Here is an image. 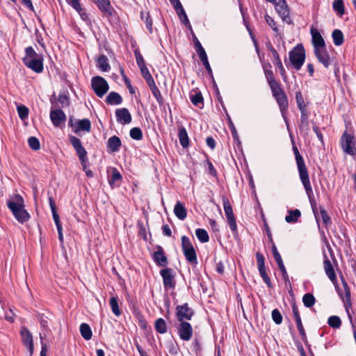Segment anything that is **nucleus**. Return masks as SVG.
I'll return each instance as SVG.
<instances>
[{
    "label": "nucleus",
    "mask_w": 356,
    "mask_h": 356,
    "mask_svg": "<svg viewBox=\"0 0 356 356\" xmlns=\"http://www.w3.org/2000/svg\"><path fill=\"white\" fill-rule=\"evenodd\" d=\"M153 259L159 266L167 265L168 259L161 246L157 247V250L153 254Z\"/></svg>",
    "instance_id": "25"
},
{
    "label": "nucleus",
    "mask_w": 356,
    "mask_h": 356,
    "mask_svg": "<svg viewBox=\"0 0 356 356\" xmlns=\"http://www.w3.org/2000/svg\"><path fill=\"white\" fill-rule=\"evenodd\" d=\"M301 216V212L299 209H294L289 211V214L285 217L286 222H296Z\"/></svg>",
    "instance_id": "42"
},
{
    "label": "nucleus",
    "mask_w": 356,
    "mask_h": 356,
    "mask_svg": "<svg viewBox=\"0 0 356 356\" xmlns=\"http://www.w3.org/2000/svg\"><path fill=\"white\" fill-rule=\"evenodd\" d=\"M356 144L355 137L347 132L346 130L341 138V145L343 150L346 154L354 156L356 154Z\"/></svg>",
    "instance_id": "8"
},
{
    "label": "nucleus",
    "mask_w": 356,
    "mask_h": 356,
    "mask_svg": "<svg viewBox=\"0 0 356 356\" xmlns=\"http://www.w3.org/2000/svg\"><path fill=\"white\" fill-rule=\"evenodd\" d=\"M195 234L197 239L201 243H207L209 240V236L207 232L203 229H197L195 231Z\"/></svg>",
    "instance_id": "47"
},
{
    "label": "nucleus",
    "mask_w": 356,
    "mask_h": 356,
    "mask_svg": "<svg viewBox=\"0 0 356 356\" xmlns=\"http://www.w3.org/2000/svg\"><path fill=\"white\" fill-rule=\"evenodd\" d=\"M181 248L186 259L191 264H197V259L195 250L188 237L181 236Z\"/></svg>",
    "instance_id": "6"
},
{
    "label": "nucleus",
    "mask_w": 356,
    "mask_h": 356,
    "mask_svg": "<svg viewBox=\"0 0 356 356\" xmlns=\"http://www.w3.org/2000/svg\"><path fill=\"white\" fill-rule=\"evenodd\" d=\"M190 99L193 105L198 106L200 108H202L204 105V99L202 93L199 92H196L194 95H190Z\"/></svg>",
    "instance_id": "39"
},
{
    "label": "nucleus",
    "mask_w": 356,
    "mask_h": 356,
    "mask_svg": "<svg viewBox=\"0 0 356 356\" xmlns=\"http://www.w3.org/2000/svg\"><path fill=\"white\" fill-rule=\"evenodd\" d=\"M323 267L324 270L325 272L326 275L328 277V278L330 280V281L335 284L337 282V276L334 270V268L332 266V264L331 261L329 260V259L325 256V260L323 261Z\"/></svg>",
    "instance_id": "23"
},
{
    "label": "nucleus",
    "mask_w": 356,
    "mask_h": 356,
    "mask_svg": "<svg viewBox=\"0 0 356 356\" xmlns=\"http://www.w3.org/2000/svg\"><path fill=\"white\" fill-rule=\"evenodd\" d=\"M21 335L23 343L27 348L30 356H32L34 350V345L31 333L27 328L22 327L21 330Z\"/></svg>",
    "instance_id": "17"
},
{
    "label": "nucleus",
    "mask_w": 356,
    "mask_h": 356,
    "mask_svg": "<svg viewBox=\"0 0 356 356\" xmlns=\"http://www.w3.org/2000/svg\"><path fill=\"white\" fill-rule=\"evenodd\" d=\"M272 251H273V254L275 258V260L276 261V262L278 265V267L282 272V277H283L285 282H289V275H288L286 270L284 267L281 255L279 253V252L277 251V248L275 245H273V246Z\"/></svg>",
    "instance_id": "19"
},
{
    "label": "nucleus",
    "mask_w": 356,
    "mask_h": 356,
    "mask_svg": "<svg viewBox=\"0 0 356 356\" xmlns=\"http://www.w3.org/2000/svg\"><path fill=\"white\" fill-rule=\"evenodd\" d=\"M332 37L333 39L334 44L336 46L341 45L344 42V37L342 31L339 29H334L332 31Z\"/></svg>",
    "instance_id": "38"
},
{
    "label": "nucleus",
    "mask_w": 356,
    "mask_h": 356,
    "mask_svg": "<svg viewBox=\"0 0 356 356\" xmlns=\"http://www.w3.org/2000/svg\"><path fill=\"white\" fill-rule=\"evenodd\" d=\"M155 330L160 334L167 332V325L163 318H159L155 321Z\"/></svg>",
    "instance_id": "43"
},
{
    "label": "nucleus",
    "mask_w": 356,
    "mask_h": 356,
    "mask_svg": "<svg viewBox=\"0 0 356 356\" xmlns=\"http://www.w3.org/2000/svg\"><path fill=\"white\" fill-rule=\"evenodd\" d=\"M176 312V316L179 321L191 320L194 314L193 309L188 307V303L177 306Z\"/></svg>",
    "instance_id": "13"
},
{
    "label": "nucleus",
    "mask_w": 356,
    "mask_h": 356,
    "mask_svg": "<svg viewBox=\"0 0 356 356\" xmlns=\"http://www.w3.org/2000/svg\"><path fill=\"white\" fill-rule=\"evenodd\" d=\"M260 276L262 277L264 282L266 284L268 287L271 288L272 287V283L270 282V279L269 276L268 275L266 268L261 269L259 270Z\"/></svg>",
    "instance_id": "60"
},
{
    "label": "nucleus",
    "mask_w": 356,
    "mask_h": 356,
    "mask_svg": "<svg viewBox=\"0 0 356 356\" xmlns=\"http://www.w3.org/2000/svg\"><path fill=\"white\" fill-rule=\"evenodd\" d=\"M296 101L300 111L307 110V104L305 103L303 95L300 91L296 92Z\"/></svg>",
    "instance_id": "46"
},
{
    "label": "nucleus",
    "mask_w": 356,
    "mask_h": 356,
    "mask_svg": "<svg viewBox=\"0 0 356 356\" xmlns=\"http://www.w3.org/2000/svg\"><path fill=\"white\" fill-rule=\"evenodd\" d=\"M17 112L19 117L22 120H25L28 118L29 111L26 106L20 105L17 106Z\"/></svg>",
    "instance_id": "52"
},
{
    "label": "nucleus",
    "mask_w": 356,
    "mask_h": 356,
    "mask_svg": "<svg viewBox=\"0 0 356 356\" xmlns=\"http://www.w3.org/2000/svg\"><path fill=\"white\" fill-rule=\"evenodd\" d=\"M286 124L287 130L289 133L290 138L292 143V149L295 155V159L296 161L297 168L300 177V179L304 186V188L305 190V192L308 196V197L312 201V196L313 194L312 187L310 183L309 177V172L308 170L305 165L304 159L302 156L300 154L299 150L295 143L293 135L291 131V129L289 127V124L285 122Z\"/></svg>",
    "instance_id": "2"
},
{
    "label": "nucleus",
    "mask_w": 356,
    "mask_h": 356,
    "mask_svg": "<svg viewBox=\"0 0 356 356\" xmlns=\"http://www.w3.org/2000/svg\"><path fill=\"white\" fill-rule=\"evenodd\" d=\"M174 213L180 220H184L187 215L185 207L180 202L176 203L174 207Z\"/></svg>",
    "instance_id": "34"
},
{
    "label": "nucleus",
    "mask_w": 356,
    "mask_h": 356,
    "mask_svg": "<svg viewBox=\"0 0 356 356\" xmlns=\"http://www.w3.org/2000/svg\"><path fill=\"white\" fill-rule=\"evenodd\" d=\"M177 15L179 16L181 22L186 25V26L192 31V26L189 22V19L187 17V15L184 9V8H181V10H179V12H177Z\"/></svg>",
    "instance_id": "45"
},
{
    "label": "nucleus",
    "mask_w": 356,
    "mask_h": 356,
    "mask_svg": "<svg viewBox=\"0 0 356 356\" xmlns=\"http://www.w3.org/2000/svg\"><path fill=\"white\" fill-rule=\"evenodd\" d=\"M292 312H293V314L295 318V321L296 322L297 328L299 331L301 339L304 342H306L307 341L306 333H305L303 325L302 323V321H301V318H300V313L298 311V308L296 304H293V305H292Z\"/></svg>",
    "instance_id": "18"
},
{
    "label": "nucleus",
    "mask_w": 356,
    "mask_h": 356,
    "mask_svg": "<svg viewBox=\"0 0 356 356\" xmlns=\"http://www.w3.org/2000/svg\"><path fill=\"white\" fill-rule=\"evenodd\" d=\"M28 143L31 149L33 150H38L40 148L39 140L35 136H31L28 139Z\"/></svg>",
    "instance_id": "51"
},
{
    "label": "nucleus",
    "mask_w": 356,
    "mask_h": 356,
    "mask_svg": "<svg viewBox=\"0 0 356 356\" xmlns=\"http://www.w3.org/2000/svg\"><path fill=\"white\" fill-rule=\"evenodd\" d=\"M166 346L169 353L172 355H175L178 353L179 348L175 342L169 341Z\"/></svg>",
    "instance_id": "61"
},
{
    "label": "nucleus",
    "mask_w": 356,
    "mask_h": 356,
    "mask_svg": "<svg viewBox=\"0 0 356 356\" xmlns=\"http://www.w3.org/2000/svg\"><path fill=\"white\" fill-rule=\"evenodd\" d=\"M50 119L56 127H60L66 121V115L60 108L50 111Z\"/></svg>",
    "instance_id": "15"
},
{
    "label": "nucleus",
    "mask_w": 356,
    "mask_h": 356,
    "mask_svg": "<svg viewBox=\"0 0 356 356\" xmlns=\"http://www.w3.org/2000/svg\"><path fill=\"white\" fill-rule=\"evenodd\" d=\"M117 121L122 124H129L131 122V115L126 108H118L115 111Z\"/></svg>",
    "instance_id": "20"
},
{
    "label": "nucleus",
    "mask_w": 356,
    "mask_h": 356,
    "mask_svg": "<svg viewBox=\"0 0 356 356\" xmlns=\"http://www.w3.org/2000/svg\"><path fill=\"white\" fill-rule=\"evenodd\" d=\"M67 3L70 5L74 10L81 9L80 0H66Z\"/></svg>",
    "instance_id": "64"
},
{
    "label": "nucleus",
    "mask_w": 356,
    "mask_h": 356,
    "mask_svg": "<svg viewBox=\"0 0 356 356\" xmlns=\"http://www.w3.org/2000/svg\"><path fill=\"white\" fill-rule=\"evenodd\" d=\"M98 8L106 16L112 15V7L109 0H97L95 1Z\"/></svg>",
    "instance_id": "27"
},
{
    "label": "nucleus",
    "mask_w": 356,
    "mask_h": 356,
    "mask_svg": "<svg viewBox=\"0 0 356 356\" xmlns=\"http://www.w3.org/2000/svg\"><path fill=\"white\" fill-rule=\"evenodd\" d=\"M312 201L309 200V202L312 206V209H313L316 222H319V221L321 219L323 222H328L330 220V218L327 215V211H325V209L320 207V211L318 212L317 211V209L314 208L313 206V202H314V194H312ZM309 200H310V199L309 198Z\"/></svg>",
    "instance_id": "21"
},
{
    "label": "nucleus",
    "mask_w": 356,
    "mask_h": 356,
    "mask_svg": "<svg viewBox=\"0 0 356 356\" xmlns=\"http://www.w3.org/2000/svg\"><path fill=\"white\" fill-rule=\"evenodd\" d=\"M265 20L266 23L268 24V26L276 33L278 32V28L277 26L276 22L274 21V19L269 16L268 14H266L265 16Z\"/></svg>",
    "instance_id": "58"
},
{
    "label": "nucleus",
    "mask_w": 356,
    "mask_h": 356,
    "mask_svg": "<svg viewBox=\"0 0 356 356\" xmlns=\"http://www.w3.org/2000/svg\"><path fill=\"white\" fill-rule=\"evenodd\" d=\"M272 319L277 325H280L282 322V315L277 309L272 311Z\"/></svg>",
    "instance_id": "54"
},
{
    "label": "nucleus",
    "mask_w": 356,
    "mask_h": 356,
    "mask_svg": "<svg viewBox=\"0 0 356 356\" xmlns=\"http://www.w3.org/2000/svg\"><path fill=\"white\" fill-rule=\"evenodd\" d=\"M7 207L19 222L29 220L30 215L24 209V200L21 195L15 194L10 200H8Z\"/></svg>",
    "instance_id": "3"
},
{
    "label": "nucleus",
    "mask_w": 356,
    "mask_h": 356,
    "mask_svg": "<svg viewBox=\"0 0 356 356\" xmlns=\"http://www.w3.org/2000/svg\"><path fill=\"white\" fill-rule=\"evenodd\" d=\"M122 179V176L119 170L115 168H113L111 170V175L110 177H108V184L112 188H113L115 186H117L118 185L115 184V182L121 181Z\"/></svg>",
    "instance_id": "33"
},
{
    "label": "nucleus",
    "mask_w": 356,
    "mask_h": 356,
    "mask_svg": "<svg viewBox=\"0 0 356 356\" xmlns=\"http://www.w3.org/2000/svg\"><path fill=\"white\" fill-rule=\"evenodd\" d=\"M180 324L177 328L178 334L183 341H189L193 335V328L191 325L186 321H179Z\"/></svg>",
    "instance_id": "14"
},
{
    "label": "nucleus",
    "mask_w": 356,
    "mask_h": 356,
    "mask_svg": "<svg viewBox=\"0 0 356 356\" xmlns=\"http://www.w3.org/2000/svg\"><path fill=\"white\" fill-rule=\"evenodd\" d=\"M178 137L180 145L183 148H186L189 145V138L187 131L184 127H181L179 130Z\"/></svg>",
    "instance_id": "35"
},
{
    "label": "nucleus",
    "mask_w": 356,
    "mask_h": 356,
    "mask_svg": "<svg viewBox=\"0 0 356 356\" xmlns=\"http://www.w3.org/2000/svg\"><path fill=\"white\" fill-rule=\"evenodd\" d=\"M327 323L332 328H339L341 325V321L339 316H332L329 317Z\"/></svg>",
    "instance_id": "50"
},
{
    "label": "nucleus",
    "mask_w": 356,
    "mask_h": 356,
    "mask_svg": "<svg viewBox=\"0 0 356 356\" xmlns=\"http://www.w3.org/2000/svg\"><path fill=\"white\" fill-rule=\"evenodd\" d=\"M25 56L24 58H29V59H32L34 58H37V56H40V55L38 54L34 49L29 46L25 49Z\"/></svg>",
    "instance_id": "57"
},
{
    "label": "nucleus",
    "mask_w": 356,
    "mask_h": 356,
    "mask_svg": "<svg viewBox=\"0 0 356 356\" xmlns=\"http://www.w3.org/2000/svg\"><path fill=\"white\" fill-rule=\"evenodd\" d=\"M160 275L163 279V284L165 290H174L176 286V273L175 270L170 268H164L161 270Z\"/></svg>",
    "instance_id": "9"
},
{
    "label": "nucleus",
    "mask_w": 356,
    "mask_h": 356,
    "mask_svg": "<svg viewBox=\"0 0 356 356\" xmlns=\"http://www.w3.org/2000/svg\"><path fill=\"white\" fill-rule=\"evenodd\" d=\"M122 145V142L118 136H113L108 138L107 142V148L111 152H116Z\"/></svg>",
    "instance_id": "28"
},
{
    "label": "nucleus",
    "mask_w": 356,
    "mask_h": 356,
    "mask_svg": "<svg viewBox=\"0 0 356 356\" xmlns=\"http://www.w3.org/2000/svg\"><path fill=\"white\" fill-rule=\"evenodd\" d=\"M50 102L52 105H54L55 107L58 108H65L70 106V97L65 94H59L57 99H53L52 97L50 99Z\"/></svg>",
    "instance_id": "22"
},
{
    "label": "nucleus",
    "mask_w": 356,
    "mask_h": 356,
    "mask_svg": "<svg viewBox=\"0 0 356 356\" xmlns=\"http://www.w3.org/2000/svg\"><path fill=\"white\" fill-rule=\"evenodd\" d=\"M122 96L114 91L109 92L105 99L106 103L108 105H119L122 104Z\"/></svg>",
    "instance_id": "29"
},
{
    "label": "nucleus",
    "mask_w": 356,
    "mask_h": 356,
    "mask_svg": "<svg viewBox=\"0 0 356 356\" xmlns=\"http://www.w3.org/2000/svg\"><path fill=\"white\" fill-rule=\"evenodd\" d=\"M282 19L288 24H292L293 21L290 17V10L285 0H275L272 3Z\"/></svg>",
    "instance_id": "10"
},
{
    "label": "nucleus",
    "mask_w": 356,
    "mask_h": 356,
    "mask_svg": "<svg viewBox=\"0 0 356 356\" xmlns=\"http://www.w3.org/2000/svg\"><path fill=\"white\" fill-rule=\"evenodd\" d=\"M121 75H122V76L123 78V80L124 81V83H125L126 86L129 89V92L131 94H134L135 93V90H134V87L131 86V81L127 76V75L124 74V70L122 69L121 70Z\"/></svg>",
    "instance_id": "55"
},
{
    "label": "nucleus",
    "mask_w": 356,
    "mask_h": 356,
    "mask_svg": "<svg viewBox=\"0 0 356 356\" xmlns=\"http://www.w3.org/2000/svg\"><path fill=\"white\" fill-rule=\"evenodd\" d=\"M257 262L258 266V270H261L265 268V258L259 252L256 253Z\"/></svg>",
    "instance_id": "62"
},
{
    "label": "nucleus",
    "mask_w": 356,
    "mask_h": 356,
    "mask_svg": "<svg viewBox=\"0 0 356 356\" xmlns=\"http://www.w3.org/2000/svg\"><path fill=\"white\" fill-rule=\"evenodd\" d=\"M206 163L208 165V173L213 177H217V171L212 163L209 159L206 161Z\"/></svg>",
    "instance_id": "63"
},
{
    "label": "nucleus",
    "mask_w": 356,
    "mask_h": 356,
    "mask_svg": "<svg viewBox=\"0 0 356 356\" xmlns=\"http://www.w3.org/2000/svg\"><path fill=\"white\" fill-rule=\"evenodd\" d=\"M69 140L76 152L83 170L84 171L88 170L87 166V162L88 160L87 156L88 153L86 149L83 147L81 140L76 136H70Z\"/></svg>",
    "instance_id": "5"
},
{
    "label": "nucleus",
    "mask_w": 356,
    "mask_h": 356,
    "mask_svg": "<svg viewBox=\"0 0 356 356\" xmlns=\"http://www.w3.org/2000/svg\"><path fill=\"white\" fill-rule=\"evenodd\" d=\"M272 55H273V57L274 58L275 61V64L277 67V68L279 69L280 73L283 80L284 81H286V79H287V76H286V71L284 70V66L282 65V63L281 61L280 57L277 51H272Z\"/></svg>",
    "instance_id": "31"
},
{
    "label": "nucleus",
    "mask_w": 356,
    "mask_h": 356,
    "mask_svg": "<svg viewBox=\"0 0 356 356\" xmlns=\"http://www.w3.org/2000/svg\"><path fill=\"white\" fill-rule=\"evenodd\" d=\"M314 53L318 62L322 63L325 68H328L330 65V56L326 49V47L316 48Z\"/></svg>",
    "instance_id": "16"
},
{
    "label": "nucleus",
    "mask_w": 356,
    "mask_h": 356,
    "mask_svg": "<svg viewBox=\"0 0 356 356\" xmlns=\"http://www.w3.org/2000/svg\"><path fill=\"white\" fill-rule=\"evenodd\" d=\"M332 8L338 16L341 17L345 14V7L343 0H335L332 3Z\"/></svg>",
    "instance_id": "40"
},
{
    "label": "nucleus",
    "mask_w": 356,
    "mask_h": 356,
    "mask_svg": "<svg viewBox=\"0 0 356 356\" xmlns=\"http://www.w3.org/2000/svg\"><path fill=\"white\" fill-rule=\"evenodd\" d=\"M289 58L293 67L296 70H300L306 58L303 45L300 43L293 47L289 53Z\"/></svg>",
    "instance_id": "4"
},
{
    "label": "nucleus",
    "mask_w": 356,
    "mask_h": 356,
    "mask_svg": "<svg viewBox=\"0 0 356 356\" xmlns=\"http://www.w3.org/2000/svg\"><path fill=\"white\" fill-rule=\"evenodd\" d=\"M79 14L81 18L86 22L87 24H91V21L89 18L88 14L86 13L85 8L81 7V9L75 10Z\"/></svg>",
    "instance_id": "56"
},
{
    "label": "nucleus",
    "mask_w": 356,
    "mask_h": 356,
    "mask_svg": "<svg viewBox=\"0 0 356 356\" xmlns=\"http://www.w3.org/2000/svg\"><path fill=\"white\" fill-rule=\"evenodd\" d=\"M223 207L227 222H236L232 207L227 198H223Z\"/></svg>",
    "instance_id": "30"
},
{
    "label": "nucleus",
    "mask_w": 356,
    "mask_h": 356,
    "mask_svg": "<svg viewBox=\"0 0 356 356\" xmlns=\"http://www.w3.org/2000/svg\"><path fill=\"white\" fill-rule=\"evenodd\" d=\"M91 87L99 97H102L109 90V86L106 80L99 76L92 78Z\"/></svg>",
    "instance_id": "7"
},
{
    "label": "nucleus",
    "mask_w": 356,
    "mask_h": 356,
    "mask_svg": "<svg viewBox=\"0 0 356 356\" xmlns=\"http://www.w3.org/2000/svg\"><path fill=\"white\" fill-rule=\"evenodd\" d=\"M223 109L227 115L228 126H229V128L230 129L233 139H234V142L237 143L238 144H240L239 136L238 135L236 129L230 116L227 113L226 108L225 107H223Z\"/></svg>",
    "instance_id": "37"
},
{
    "label": "nucleus",
    "mask_w": 356,
    "mask_h": 356,
    "mask_svg": "<svg viewBox=\"0 0 356 356\" xmlns=\"http://www.w3.org/2000/svg\"><path fill=\"white\" fill-rule=\"evenodd\" d=\"M311 35L312 38V44L314 46V49H316V48L325 47V40L317 29L312 28Z\"/></svg>",
    "instance_id": "24"
},
{
    "label": "nucleus",
    "mask_w": 356,
    "mask_h": 356,
    "mask_svg": "<svg viewBox=\"0 0 356 356\" xmlns=\"http://www.w3.org/2000/svg\"><path fill=\"white\" fill-rule=\"evenodd\" d=\"M134 55L136 57L137 65H138L139 68L146 65L143 57L138 49L134 50Z\"/></svg>",
    "instance_id": "59"
},
{
    "label": "nucleus",
    "mask_w": 356,
    "mask_h": 356,
    "mask_svg": "<svg viewBox=\"0 0 356 356\" xmlns=\"http://www.w3.org/2000/svg\"><path fill=\"white\" fill-rule=\"evenodd\" d=\"M22 61L27 67L30 68L36 73H40L43 71V57L42 55L32 59H29V58H23Z\"/></svg>",
    "instance_id": "11"
},
{
    "label": "nucleus",
    "mask_w": 356,
    "mask_h": 356,
    "mask_svg": "<svg viewBox=\"0 0 356 356\" xmlns=\"http://www.w3.org/2000/svg\"><path fill=\"white\" fill-rule=\"evenodd\" d=\"M270 63L263 65L264 72L268 84L271 90L273 97L275 99L279 108L285 122L288 124L286 113L289 108V100L287 95L282 87V84L277 81L274 76L273 72L270 70Z\"/></svg>",
    "instance_id": "1"
},
{
    "label": "nucleus",
    "mask_w": 356,
    "mask_h": 356,
    "mask_svg": "<svg viewBox=\"0 0 356 356\" xmlns=\"http://www.w3.org/2000/svg\"><path fill=\"white\" fill-rule=\"evenodd\" d=\"M108 61L107 56L102 54L97 59V67L102 72H108L111 68Z\"/></svg>",
    "instance_id": "32"
},
{
    "label": "nucleus",
    "mask_w": 356,
    "mask_h": 356,
    "mask_svg": "<svg viewBox=\"0 0 356 356\" xmlns=\"http://www.w3.org/2000/svg\"><path fill=\"white\" fill-rule=\"evenodd\" d=\"M91 130V122L90 120L84 118L79 120L76 123V127L74 129V133L78 134L79 131L90 132Z\"/></svg>",
    "instance_id": "26"
},
{
    "label": "nucleus",
    "mask_w": 356,
    "mask_h": 356,
    "mask_svg": "<svg viewBox=\"0 0 356 356\" xmlns=\"http://www.w3.org/2000/svg\"><path fill=\"white\" fill-rule=\"evenodd\" d=\"M109 304H110V306L111 307V310L113 312V313L116 316H120L121 315V311L119 308V305H118V299L117 297H111L110 298V301H109Z\"/></svg>",
    "instance_id": "44"
},
{
    "label": "nucleus",
    "mask_w": 356,
    "mask_h": 356,
    "mask_svg": "<svg viewBox=\"0 0 356 356\" xmlns=\"http://www.w3.org/2000/svg\"><path fill=\"white\" fill-rule=\"evenodd\" d=\"M300 111V119L298 127L300 130L305 129L309 130V114L307 110Z\"/></svg>",
    "instance_id": "36"
},
{
    "label": "nucleus",
    "mask_w": 356,
    "mask_h": 356,
    "mask_svg": "<svg viewBox=\"0 0 356 356\" xmlns=\"http://www.w3.org/2000/svg\"><path fill=\"white\" fill-rule=\"evenodd\" d=\"M152 95L156 98L159 105L160 106H163L164 105V99L163 96L161 95V93L159 90V89L157 88H153L152 90H151Z\"/></svg>",
    "instance_id": "53"
},
{
    "label": "nucleus",
    "mask_w": 356,
    "mask_h": 356,
    "mask_svg": "<svg viewBox=\"0 0 356 356\" xmlns=\"http://www.w3.org/2000/svg\"><path fill=\"white\" fill-rule=\"evenodd\" d=\"M196 52L197 53L198 56L200 60L202 61L203 65L204 66L209 77L212 79L214 85H216L212 70L209 63L207 53L201 44H196Z\"/></svg>",
    "instance_id": "12"
},
{
    "label": "nucleus",
    "mask_w": 356,
    "mask_h": 356,
    "mask_svg": "<svg viewBox=\"0 0 356 356\" xmlns=\"http://www.w3.org/2000/svg\"><path fill=\"white\" fill-rule=\"evenodd\" d=\"M302 302L306 307H311L315 304L316 299L312 293H307L303 296Z\"/></svg>",
    "instance_id": "48"
},
{
    "label": "nucleus",
    "mask_w": 356,
    "mask_h": 356,
    "mask_svg": "<svg viewBox=\"0 0 356 356\" xmlns=\"http://www.w3.org/2000/svg\"><path fill=\"white\" fill-rule=\"evenodd\" d=\"M130 137L136 140H140L143 139V132L140 128L139 127H134L130 130L129 132Z\"/></svg>",
    "instance_id": "49"
},
{
    "label": "nucleus",
    "mask_w": 356,
    "mask_h": 356,
    "mask_svg": "<svg viewBox=\"0 0 356 356\" xmlns=\"http://www.w3.org/2000/svg\"><path fill=\"white\" fill-rule=\"evenodd\" d=\"M80 332L82 337L86 340H90L92 337V330L89 325L83 323L80 325Z\"/></svg>",
    "instance_id": "41"
}]
</instances>
